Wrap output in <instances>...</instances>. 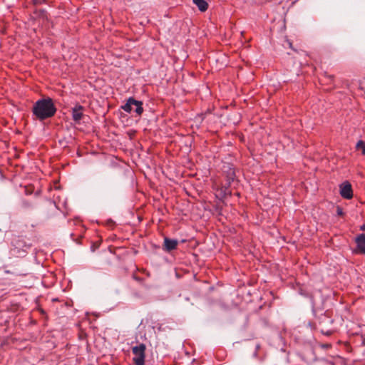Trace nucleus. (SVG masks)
Masks as SVG:
<instances>
[{"instance_id": "nucleus-5", "label": "nucleus", "mask_w": 365, "mask_h": 365, "mask_svg": "<svg viewBox=\"0 0 365 365\" xmlns=\"http://www.w3.org/2000/svg\"><path fill=\"white\" fill-rule=\"evenodd\" d=\"M83 107L80 105H76L72 108V118L76 123H79L82 119L83 115Z\"/></svg>"}, {"instance_id": "nucleus-1", "label": "nucleus", "mask_w": 365, "mask_h": 365, "mask_svg": "<svg viewBox=\"0 0 365 365\" xmlns=\"http://www.w3.org/2000/svg\"><path fill=\"white\" fill-rule=\"evenodd\" d=\"M56 112V108L51 98L38 100L33 106L32 113L39 120H43L53 117Z\"/></svg>"}, {"instance_id": "nucleus-11", "label": "nucleus", "mask_w": 365, "mask_h": 365, "mask_svg": "<svg viewBox=\"0 0 365 365\" xmlns=\"http://www.w3.org/2000/svg\"><path fill=\"white\" fill-rule=\"evenodd\" d=\"M361 230H365V225H362V226L361 227Z\"/></svg>"}, {"instance_id": "nucleus-7", "label": "nucleus", "mask_w": 365, "mask_h": 365, "mask_svg": "<svg viewBox=\"0 0 365 365\" xmlns=\"http://www.w3.org/2000/svg\"><path fill=\"white\" fill-rule=\"evenodd\" d=\"M356 242L359 252L365 255V234L359 235L356 239Z\"/></svg>"}, {"instance_id": "nucleus-4", "label": "nucleus", "mask_w": 365, "mask_h": 365, "mask_svg": "<svg viewBox=\"0 0 365 365\" xmlns=\"http://www.w3.org/2000/svg\"><path fill=\"white\" fill-rule=\"evenodd\" d=\"M340 195L343 198L349 200L353 197V190L351 185L348 182L345 181L341 183L339 186Z\"/></svg>"}, {"instance_id": "nucleus-10", "label": "nucleus", "mask_w": 365, "mask_h": 365, "mask_svg": "<svg viewBox=\"0 0 365 365\" xmlns=\"http://www.w3.org/2000/svg\"><path fill=\"white\" fill-rule=\"evenodd\" d=\"M336 212H337V215H343V210H342V209H341V207H337V210H336Z\"/></svg>"}, {"instance_id": "nucleus-2", "label": "nucleus", "mask_w": 365, "mask_h": 365, "mask_svg": "<svg viewBox=\"0 0 365 365\" xmlns=\"http://www.w3.org/2000/svg\"><path fill=\"white\" fill-rule=\"evenodd\" d=\"M121 108L126 113H130L135 112L137 115L140 116L143 112L142 101H137L130 97L128 99L125 104L121 106Z\"/></svg>"}, {"instance_id": "nucleus-9", "label": "nucleus", "mask_w": 365, "mask_h": 365, "mask_svg": "<svg viewBox=\"0 0 365 365\" xmlns=\"http://www.w3.org/2000/svg\"><path fill=\"white\" fill-rule=\"evenodd\" d=\"M357 150H361V153L365 155V142L363 140H359L356 145Z\"/></svg>"}, {"instance_id": "nucleus-8", "label": "nucleus", "mask_w": 365, "mask_h": 365, "mask_svg": "<svg viewBox=\"0 0 365 365\" xmlns=\"http://www.w3.org/2000/svg\"><path fill=\"white\" fill-rule=\"evenodd\" d=\"M193 3L200 11H205L208 8V4L205 0H193Z\"/></svg>"}, {"instance_id": "nucleus-3", "label": "nucleus", "mask_w": 365, "mask_h": 365, "mask_svg": "<svg viewBox=\"0 0 365 365\" xmlns=\"http://www.w3.org/2000/svg\"><path fill=\"white\" fill-rule=\"evenodd\" d=\"M146 346L144 344H140L132 347L133 358L135 365H145Z\"/></svg>"}, {"instance_id": "nucleus-6", "label": "nucleus", "mask_w": 365, "mask_h": 365, "mask_svg": "<svg viewBox=\"0 0 365 365\" xmlns=\"http://www.w3.org/2000/svg\"><path fill=\"white\" fill-rule=\"evenodd\" d=\"M178 241L177 240H172L168 237L164 239V250L170 252L176 249Z\"/></svg>"}]
</instances>
